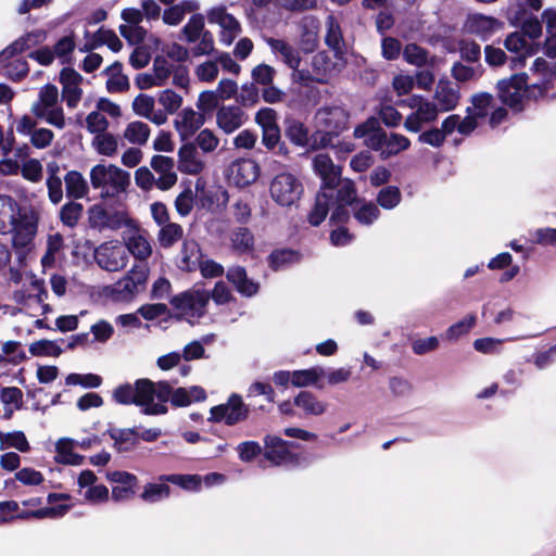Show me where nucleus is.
<instances>
[{"instance_id": "1", "label": "nucleus", "mask_w": 556, "mask_h": 556, "mask_svg": "<svg viewBox=\"0 0 556 556\" xmlns=\"http://www.w3.org/2000/svg\"><path fill=\"white\" fill-rule=\"evenodd\" d=\"M350 114L341 105H325L315 114L316 132L312 136V148H326L332 144V135L338 136L348 128Z\"/></svg>"}, {"instance_id": "2", "label": "nucleus", "mask_w": 556, "mask_h": 556, "mask_svg": "<svg viewBox=\"0 0 556 556\" xmlns=\"http://www.w3.org/2000/svg\"><path fill=\"white\" fill-rule=\"evenodd\" d=\"M90 182L100 190L102 199L118 198L130 185V174L114 164H97L91 167Z\"/></svg>"}, {"instance_id": "3", "label": "nucleus", "mask_w": 556, "mask_h": 556, "mask_svg": "<svg viewBox=\"0 0 556 556\" xmlns=\"http://www.w3.org/2000/svg\"><path fill=\"white\" fill-rule=\"evenodd\" d=\"M152 388L149 379H139L134 386L126 383L117 387L113 392L116 403L123 405L135 404L142 408L146 415H163L167 412L165 405H148Z\"/></svg>"}, {"instance_id": "4", "label": "nucleus", "mask_w": 556, "mask_h": 556, "mask_svg": "<svg viewBox=\"0 0 556 556\" xmlns=\"http://www.w3.org/2000/svg\"><path fill=\"white\" fill-rule=\"evenodd\" d=\"M30 112L58 129L66 126L64 111L59 101V90L54 85L47 84L40 88L38 99L31 104Z\"/></svg>"}, {"instance_id": "5", "label": "nucleus", "mask_w": 556, "mask_h": 556, "mask_svg": "<svg viewBox=\"0 0 556 556\" xmlns=\"http://www.w3.org/2000/svg\"><path fill=\"white\" fill-rule=\"evenodd\" d=\"M210 292L204 289H189L170 299V304L178 319L194 324L206 313Z\"/></svg>"}, {"instance_id": "6", "label": "nucleus", "mask_w": 556, "mask_h": 556, "mask_svg": "<svg viewBox=\"0 0 556 556\" xmlns=\"http://www.w3.org/2000/svg\"><path fill=\"white\" fill-rule=\"evenodd\" d=\"M88 224L98 231L118 230L123 227H132L134 220L123 207H106L101 203L88 208Z\"/></svg>"}, {"instance_id": "7", "label": "nucleus", "mask_w": 556, "mask_h": 556, "mask_svg": "<svg viewBox=\"0 0 556 556\" xmlns=\"http://www.w3.org/2000/svg\"><path fill=\"white\" fill-rule=\"evenodd\" d=\"M303 191L301 180L291 173L277 174L269 184L270 198L281 207L295 206Z\"/></svg>"}, {"instance_id": "8", "label": "nucleus", "mask_w": 556, "mask_h": 556, "mask_svg": "<svg viewBox=\"0 0 556 556\" xmlns=\"http://www.w3.org/2000/svg\"><path fill=\"white\" fill-rule=\"evenodd\" d=\"M149 267L146 264H135L131 269L111 287V296L115 301H129L146 287Z\"/></svg>"}, {"instance_id": "9", "label": "nucleus", "mask_w": 556, "mask_h": 556, "mask_svg": "<svg viewBox=\"0 0 556 556\" xmlns=\"http://www.w3.org/2000/svg\"><path fill=\"white\" fill-rule=\"evenodd\" d=\"M402 104L413 110L404 122L405 129L410 132L420 131L426 124L438 118L439 109L437 104L420 96H413L402 101Z\"/></svg>"}, {"instance_id": "10", "label": "nucleus", "mask_w": 556, "mask_h": 556, "mask_svg": "<svg viewBox=\"0 0 556 556\" xmlns=\"http://www.w3.org/2000/svg\"><path fill=\"white\" fill-rule=\"evenodd\" d=\"M366 146L377 151L382 160H387L406 151L410 147V140L404 135L386 132L381 129L366 140Z\"/></svg>"}, {"instance_id": "11", "label": "nucleus", "mask_w": 556, "mask_h": 556, "mask_svg": "<svg viewBox=\"0 0 556 556\" xmlns=\"http://www.w3.org/2000/svg\"><path fill=\"white\" fill-rule=\"evenodd\" d=\"M38 229V216L34 212L20 214L10 232L14 249L25 253L28 252L35 240Z\"/></svg>"}, {"instance_id": "12", "label": "nucleus", "mask_w": 556, "mask_h": 556, "mask_svg": "<svg viewBox=\"0 0 556 556\" xmlns=\"http://www.w3.org/2000/svg\"><path fill=\"white\" fill-rule=\"evenodd\" d=\"M527 78L526 73H519L507 79L500 80L497 89L501 100L511 108H518L528 92L536 96V91L532 92L531 85L528 86Z\"/></svg>"}, {"instance_id": "13", "label": "nucleus", "mask_w": 556, "mask_h": 556, "mask_svg": "<svg viewBox=\"0 0 556 556\" xmlns=\"http://www.w3.org/2000/svg\"><path fill=\"white\" fill-rule=\"evenodd\" d=\"M94 260L101 268L108 271H117L126 267L128 255L126 249L118 241H108L96 249Z\"/></svg>"}, {"instance_id": "14", "label": "nucleus", "mask_w": 556, "mask_h": 556, "mask_svg": "<svg viewBox=\"0 0 556 556\" xmlns=\"http://www.w3.org/2000/svg\"><path fill=\"white\" fill-rule=\"evenodd\" d=\"M248 413L249 409L241 396L232 394L227 403L211 408L210 420L215 422L224 421L226 425L231 426L244 420L248 417Z\"/></svg>"}, {"instance_id": "15", "label": "nucleus", "mask_w": 556, "mask_h": 556, "mask_svg": "<svg viewBox=\"0 0 556 556\" xmlns=\"http://www.w3.org/2000/svg\"><path fill=\"white\" fill-rule=\"evenodd\" d=\"M207 20L210 24L220 27L219 41L225 46H230L241 33L240 23L225 8L212 9L207 14Z\"/></svg>"}, {"instance_id": "16", "label": "nucleus", "mask_w": 556, "mask_h": 556, "mask_svg": "<svg viewBox=\"0 0 556 556\" xmlns=\"http://www.w3.org/2000/svg\"><path fill=\"white\" fill-rule=\"evenodd\" d=\"M121 17L125 24L119 25L118 30L121 35L128 41L129 45H139L147 36V30L141 26L143 14L140 10L128 8L122 11Z\"/></svg>"}, {"instance_id": "17", "label": "nucleus", "mask_w": 556, "mask_h": 556, "mask_svg": "<svg viewBox=\"0 0 556 556\" xmlns=\"http://www.w3.org/2000/svg\"><path fill=\"white\" fill-rule=\"evenodd\" d=\"M507 51L515 53L511 58V67L518 68L526 64V60L538 53L539 46L526 39L525 35L518 31L508 35L504 41Z\"/></svg>"}, {"instance_id": "18", "label": "nucleus", "mask_w": 556, "mask_h": 556, "mask_svg": "<svg viewBox=\"0 0 556 556\" xmlns=\"http://www.w3.org/2000/svg\"><path fill=\"white\" fill-rule=\"evenodd\" d=\"M260 176L258 164L251 159H239L233 161L228 168L227 177L230 182L238 187H247L257 180Z\"/></svg>"}, {"instance_id": "19", "label": "nucleus", "mask_w": 556, "mask_h": 556, "mask_svg": "<svg viewBox=\"0 0 556 556\" xmlns=\"http://www.w3.org/2000/svg\"><path fill=\"white\" fill-rule=\"evenodd\" d=\"M84 77L74 68H63L60 73V83L62 85V98L66 105L74 109L78 105L83 97L81 84Z\"/></svg>"}, {"instance_id": "20", "label": "nucleus", "mask_w": 556, "mask_h": 556, "mask_svg": "<svg viewBox=\"0 0 556 556\" xmlns=\"http://www.w3.org/2000/svg\"><path fill=\"white\" fill-rule=\"evenodd\" d=\"M205 123V117L201 112L192 108L182 109L174 119V128L181 140L191 138Z\"/></svg>"}, {"instance_id": "21", "label": "nucleus", "mask_w": 556, "mask_h": 556, "mask_svg": "<svg viewBox=\"0 0 556 556\" xmlns=\"http://www.w3.org/2000/svg\"><path fill=\"white\" fill-rule=\"evenodd\" d=\"M248 115L238 105H222L216 112V125L226 135H230L242 127Z\"/></svg>"}, {"instance_id": "22", "label": "nucleus", "mask_w": 556, "mask_h": 556, "mask_svg": "<svg viewBox=\"0 0 556 556\" xmlns=\"http://www.w3.org/2000/svg\"><path fill=\"white\" fill-rule=\"evenodd\" d=\"M106 479L116 483L112 489V498L115 502L127 501L135 495L138 483L135 475L126 471H111L106 473Z\"/></svg>"}, {"instance_id": "23", "label": "nucleus", "mask_w": 556, "mask_h": 556, "mask_svg": "<svg viewBox=\"0 0 556 556\" xmlns=\"http://www.w3.org/2000/svg\"><path fill=\"white\" fill-rule=\"evenodd\" d=\"M313 167L315 173L321 178V190L334 191V187L339 181L341 169L336 166L328 154L318 153L313 159Z\"/></svg>"}, {"instance_id": "24", "label": "nucleus", "mask_w": 556, "mask_h": 556, "mask_svg": "<svg viewBox=\"0 0 556 556\" xmlns=\"http://www.w3.org/2000/svg\"><path fill=\"white\" fill-rule=\"evenodd\" d=\"M150 165L152 169L159 175L156 178V187L160 190H169L176 185L178 176L174 170L175 163L172 157L165 155H154L150 161Z\"/></svg>"}, {"instance_id": "25", "label": "nucleus", "mask_w": 556, "mask_h": 556, "mask_svg": "<svg viewBox=\"0 0 556 556\" xmlns=\"http://www.w3.org/2000/svg\"><path fill=\"white\" fill-rule=\"evenodd\" d=\"M131 108L136 115L150 121L156 126L167 123L166 114L161 110H155V99L149 94H138L134 99Z\"/></svg>"}, {"instance_id": "26", "label": "nucleus", "mask_w": 556, "mask_h": 556, "mask_svg": "<svg viewBox=\"0 0 556 556\" xmlns=\"http://www.w3.org/2000/svg\"><path fill=\"white\" fill-rule=\"evenodd\" d=\"M205 168V162L202 160L194 143L187 142L178 150V169L182 174L199 175Z\"/></svg>"}, {"instance_id": "27", "label": "nucleus", "mask_w": 556, "mask_h": 556, "mask_svg": "<svg viewBox=\"0 0 556 556\" xmlns=\"http://www.w3.org/2000/svg\"><path fill=\"white\" fill-rule=\"evenodd\" d=\"M300 50L304 53H312L318 46L319 21L315 16L306 15L299 24Z\"/></svg>"}, {"instance_id": "28", "label": "nucleus", "mask_w": 556, "mask_h": 556, "mask_svg": "<svg viewBox=\"0 0 556 556\" xmlns=\"http://www.w3.org/2000/svg\"><path fill=\"white\" fill-rule=\"evenodd\" d=\"M265 41L270 48L271 52L278 55L286 65L294 71H298L302 61L300 55L301 50H298L290 42L283 39L268 37L265 38Z\"/></svg>"}, {"instance_id": "29", "label": "nucleus", "mask_w": 556, "mask_h": 556, "mask_svg": "<svg viewBox=\"0 0 556 556\" xmlns=\"http://www.w3.org/2000/svg\"><path fill=\"white\" fill-rule=\"evenodd\" d=\"M466 27L470 33L486 39L501 30L503 28V23L493 16L472 14L468 17Z\"/></svg>"}, {"instance_id": "30", "label": "nucleus", "mask_w": 556, "mask_h": 556, "mask_svg": "<svg viewBox=\"0 0 556 556\" xmlns=\"http://www.w3.org/2000/svg\"><path fill=\"white\" fill-rule=\"evenodd\" d=\"M434 99L440 111H452L460 99L459 87L451 81L440 80L435 88Z\"/></svg>"}, {"instance_id": "31", "label": "nucleus", "mask_w": 556, "mask_h": 556, "mask_svg": "<svg viewBox=\"0 0 556 556\" xmlns=\"http://www.w3.org/2000/svg\"><path fill=\"white\" fill-rule=\"evenodd\" d=\"M536 80L531 84L532 92L538 91L541 97L549 96V85L554 78L553 71L548 68V63L543 58H536L530 68Z\"/></svg>"}, {"instance_id": "32", "label": "nucleus", "mask_w": 556, "mask_h": 556, "mask_svg": "<svg viewBox=\"0 0 556 556\" xmlns=\"http://www.w3.org/2000/svg\"><path fill=\"white\" fill-rule=\"evenodd\" d=\"M202 253L197 241L187 239L184 241L177 255L176 264L180 270L193 271L201 262Z\"/></svg>"}, {"instance_id": "33", "label": "nucleus", "mask_w": 556, "mask_h": 556, "mask_svg": "<svg viewBox=\"0 0 556 556\" xmlns=\"http://www.w3.org/2000/svg\"><path fill=\"white\" fill-rule=\"evenodd\" d=\"M126 251L135 258L146 261L152 254V245L147 235L140 230H135L125 239Z\"/></svg>"}, {"instance_id": "34", "label": "nucleus", "mask_w": 556, "mask_h": 556, "mask_svg": "<svg viewBox=\"0 0 556 556\" xmlns=\"http://www.w3.org/2000/svg\"><path fill=\"white\" fill-rule=\"evenodd\" d=\"M265 457L275 465H280L290 456V443L277 435H266L264 439Z\"/></svg>"}, {"instance_id": "35", "label": "nucleus", "mask_w": 556, "mask_h": 556, "mask_svg": "<svg viewBox=\"0 0 556 556\" xmlns=\"http://www.w3.org/2000/svg\"><path fill=\"white\" fill-rule=\"evenodd\" d=\"M229 282H231L237 291L244 296H252L257 293L258 285L249 279L245 269L240 266L230 267L226 275Z\"/></svg>"}, {"instance_id": "36", "label": "nucleus", "mask_w": 556, "mask_h": 556, "mask_svg": "<svg viewBox=\"0 0 556 556\" xmlns=\"http://www.w3.org/2000/svg\"><path fill=\"white\" fill-rule=\"evenodd\" d=\"M17 203L9 195H0V233L11 231L20 215Z\"/></svg>"}, {"instance_id": "37", "label": "nucleus", "mask_w": 556, "mask_h": 556, "mask_svg": "<svg viewBox=\"0 0 556 556\" xmlns=\"http://www.w3.org/2000/svg\"><path fill=\"white\" fill-rule=\"evenodd\" d=\"M64 184L66 195L71 199H84L89 193V185L87 179L83 176L81 173L77 170H70L64 176Z\"/></svg>"}, {"instance_id": "38", "label": "nucleus", "mask_w": 556, "mask_h": 556, "mask_svg": "<svg viewBox=\"0 0 556 556\" xmlns=\"http://www.w3.org/2000/svg\"><path fill=\"white\" fill-rule=\"evenodd\" d=\"M75 440L68 438L60 439L55 444V460L56 463L71 465V466H79L84 462V456L76 454L74 452L75 448Z\"/></svg>"}, {"instance_id": "39", "label": "nucleus", "mask_w": 556, "mask_h": 556, "mask_svg": "<svg viewBox=\"0 0 556 556\" xmlns=\"http://www.w3.org/2000/svg\"><path fill=\"white\" fill-rule=\"evenodd\" d=\"M338 61L333 62L327 52L321 51L313 56L312 66L318 76L321 78L329 77L339 72L343 66L342 54L336 58Z\"/></svg>"}, {"instance_id": "40", "label": "nucleus", "mask_w": 556, "mask_h": 556, "mask_svg": "<svg viewBox=\"0 0 556 556\" xmlns=\"http://www.w3.org/2000/svg\"><path fill=\"white\" fill-rule=\"evenodd\" d=\"M334 191L321 190L316 195L315 205L309 213L308 220L313 226H318L327 216L330 205L333 204Z\"/></svg>"}, {"instance_id": "41", "label": "nucleus", "mask_w": 556, "mask_h": 556, "mask_svg": "<svg viewBox=\"0 0 556 556\" xmlns=\"http://www.w3.org/2000/svg\"><path fill=\"white\" fill-rule=\"evenodd\" d=\"M151 135L150 126L141 121H134L126 125L123 137L131 144L144 146Z\"/></svg>"}, {"instance_id": "42", "label": "nucleus", "mask_w": 556, "mask_h": 556, "mask_svg": "<svg viewBox=\"0 0 556 556\" xmlns=\"http://www.w3.org/2000/svg\"><path fill=\"white\" fill-rule=\"evenodd\" d=\"M326 27V45L333 50L334 56L339 58L343 53V37L340 24L333 15H328Z\"/></svg>"}, {"instance_id": "43", "label": "nucleus", "mask_w": 556, "mask_h": 556, "mask_svg": "<svg viewBox=\"0 0 556 556\" xmlns=\"http://www.w3.org/2000/svg\"><path fill=\"white\" fill-rule=\"evenodd\" d=\"M106 89L111 93L123 92L129 88V80L126 75L122 73V64L115 62L105 70Z\"/></svg>"}, {"instance_id": "44", "label": "nucleus", "mask_w": 556, "mask_h": 556, "mask_svg": "<svg viewBox=\"0 0 556 556\" xmlns=\"http://www.w3.org/2000/svg\"><path fill=\"white\" fill-rule=\"evenodd\" d=\"M91 147L98 154L112 157L117 154L118 139L109 131L98 134L92 138Z\"/></svg>"}, {"instance_id": "45", "label": "nucleus", "mask_w": 556, "mask_h": 556, "mask_svg": "<svg viewBox=\"0 0 556 556\" xmlns=\"http://www.w3.org/2000/svg\"><path fill=\"white\" fill-rule=\"evenodd\" d=\"M294 405L304 410L306 415L319 416L327 409V404L319 401L313 393L302 391L294 399Z\"/></svg>"}, {"instance_id": "46", "label": "nucleus", "mask_w": 556, "mask_h": 556, "mask_svg": "<svg viewBox=\"0 0 556 556\" xmlns=\"http://www.w3.org/2000/svg\"><path fill=\"white\" fill-rule=\"evenodd\" d=\"M546 25L547 38L544 43V52L548 58H556V10L547 9L542 15Z\"/></svg>"}, {"instance_id": "47", "label": "nucleus", "mask_w": 556, "mask_h": 556, "mask_svg": "<svg viewBox=\"0 0 556 556\" xmlns=\"http://www.w3.org/2000/svg\"><path fill=\"white\" fill-rule=\"evenodd\" d=\"M325 369L318 366L303 370H295L292 372V384L296 388L315 386L323 377H325Z\"/></svg>"}, {"instance_id": "48", "label": "nucleus", "mask_w": 556, "mask_h": 556, "mask_svg": "<svg viewBox=\"0 0 556 556\" xmlns=\"http://www.w3.org/2000/svg\"><path fill=\"white\" fill-rule=\"evenodd\" d=\"M204 399V390L200 387H192L190 389H176L172 394L170 401L175 406H188L194 401H202Z\"/></svg>"}, {"instance_id": "49", "label": "nucleus", "mask_w": 556, "mask_h": 556, "mask_svg": "<svg viewBox=\"0 0 556 556\" xmlns=\"http://www.w3.org/2000/svg\"><path fill=\"white\" fill-rule=\"evenodd\" d=\"M108 433L118 452L130 451L136 445V432L132 429L112 428L108 430Z\"/></svg>"}, {"instance_id": "50", "label": "nucleus", "mask_w": 556, "mask_h": 556, "mask_svg": "<svg viewBox=\"0 0 556 556\" xmlns=\"http://www.w3.org/2000/svg\"><path fill=\"white\" fill-rule=\"evenodd\" d=\"M29 353L36 357H59L63 350L56 341L52 340H38L29 344Z\"/></svg>"}, {"instance_id": "51", "label": "nucleus", "mask_w": 556, "mask_h": 556, "mask_svg": "<svg viewBox=\"0 0 556 556\" xmlns=\"http://www.w3.org/2000/svg\"><path fill=\"white\" fill-rule=\"evenodd\" d=\"M0 401L5 406V416L9 418L13 410L20 409L23 403V392L16 387L2 388Z\"/></svg>"}, {"instance_id": "52", "label": "nucleus", "mask_w": 556, "mask_h": 556, "mask_svg": "<svg viewBox=\"0 0 556 556\" xmlns=\"http://www.w3.org/2000/svg\"><path fill=\"white\" fill-rule=\"evenodd\" d=\"M182 101V97L172 89H165L157 93V102L167 117L181 108Z\"/></svg>"}, {"instance_id": "53", "label": "nucleus", "mask_w": 556, "mask_h": 556, "mask_svg": "<svg viewBox=\"0 0 556 556\" xmlns=\"http://www.w3.org/2000/svg\"><path fill=\"white\" fill-rule=\"evenodd\" d=\"M7 447H14L22 453L28 452L30 448L29 443L22 431L7 433L0 431V450H4Z\"/></svg>"}, {"instance_id": "54", "label": "nucleus", "mask_w": 556, "mask_h": 556, "mask_svg": "<svg viewBox=\"0 0 556 556\" xmlns=\"http://www.w3.org/2000/svg\"><path fill=\"white\" fill-rule=\"evenodd\" d=\"M102 45L108 46L113 52H118L123 48V43L117 35L113 30L105 28H100L94 34L93 42L89 48L93 49Z\"/></svg>"}, {"instance_id": "55", "label": "nucleus", "mask_w": 556, "mask_h": 556, "mask_svg": "<svg viewBox=\"0 0 556 556\" xmlns=\"http://www.w3.org/2000/svg\"><path fill=\"white\" fill-rule=\"evenodd\" d=\"M175 65L164 56H156L153 62L154 80L152 84L163 86L174 72Z\"/></svg>"}, {"instance_id": "56", "label": "nucleus", "mask_w": 556, "mask_h": 556, "mask_svg": "<svg viewBox=\"0 0 556 556\" xmlns=\"http://www.w3.org/2000/svg\"><path fill=\"white\" fill-rule=\"evenodd\" d=\"M161 481L172 482L189 491L199 490L202 478L198 475H165L160 477Z\"/></svg>"}, {"instance_id": "57", "label": "nucleus", "mask_w": 556, "mask_h": 556, "mask_svg": "<svg viewBox=\"0 0 556 556\" xmlns=\"http://www.w3.org/2000/svg\"><path fill=\"white\" fill-rule=\"evenodd\" d=\"M184 229L176 223H167L161 226L159 241L163 248H169L182 238Z\"/></svg>"}, {"instance_id": "58", "label": "nucleus", "mask_w": 556, "mask_h": 556, "mask_svg": "<svg viewBox=\"0 0 556 556\" xmlns=\"http://www.w3.org/2000/svg\"><path fill=\"white\" fill-rule=\"evenodd\" d=\"M471 103V113L476 117H484L489 114L491 110L494 109V99L490 93L486 92H481L472 96Z\"/></svg>"}, {"instance_id": "59", "label": "nucleus", "mask_w": 556, "mask_h": 556, "mask_svg": "<svg viewBox=\"0 0 556 556\" xmlns=\"http://www.w3.org/2000/svg\"><path fill=\"white\" fill-rule=\"evenodd\" d=\"M170 488L166 483H148L140 497L147 503H156L168 497Z\"/></svg>"}, {"instance_id": "60", "label": "nucleus", "mask_w": 556, "mask_h": 556, "mask_svg": "<svg viewBox=\"0 0 556 556\" xmlns=\"http://www.w3.org/2000/svg\"><path fill=\"white\" fill-rule=\"evenodd\" d=\"M67 386H81L84 388L96 389L102 383V378L96 374H70L65 378Z\"/></svg>"}, {"instance_id": "61", "label": "nucleus", "mask_w": 556, "mask_h": 556, "mask_svg": "<svg viewBox=\"0 0 556 556\" xmlns=\"http://www.w3.org/2000/svg\"><path fill=\"white\" fill-rule=\"evenodd\" d=\"M195 144V147H199L202 152L212 153L217 149L219 144V138L212 129L204 128L197 135Z\"/></svg>"}, {"instance_id": "62", "label": "nucleus", "mask_w": 556, "mask_h": 556, "mask_svg": "<svg viewBox=\"0 0 556 556\" xmlns=\"http://www.w3.org/2000/svg\"><path fill=\"white\" fill-rule=\"evenodd\" d=\"M83 210V204L77 202H68L64 204L60 212L62 223L67 227L76 226L81 216Z\"/></svg>"}, {"instance_id": "63", "label": "nucleus", "mask_w": 556, "mask_h": 556, "mask_svg": "<svg viewBox=\"0 0 556 556\" xmlns=\"http://www.w3.org/2000/svg\"><path fill=\"white\" fill-rule=\"evenodd\" d=\"M232 247L241 252H249L252 250L254 244V239L252 233L247 228H238L233 231L231 236Z\"/></svg>"}, {"instance_id": "64", "label": "nucleus", "mask_w": 556, "mask_h": 556, "mask_svg": "<svg viewBox=\"0 0 556 556\" xmlns=\"http://www.w3.org/2000/svg\"><path fill=\"white\" fill-rule=\"evenodd\" d=\"M336 186L339 187L337 191L334 190V201L337 203L349 205L356 200V190L354 184L351 180L346 179L341 181L339 179Z\"/></svg>"}]
</instances>
